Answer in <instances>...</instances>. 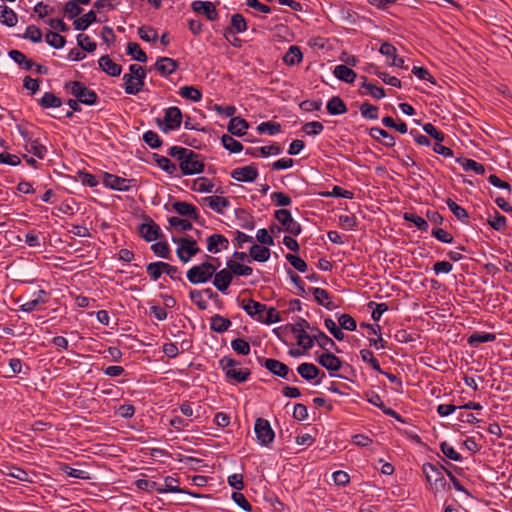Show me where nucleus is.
Returning <instances> with one entry per match:
<instances>
[{"label": "nucleus", "instance_id": "obj_58", "mask_svg": "<svg viewBox=\"0 0 512 512\" xmlns=\"http://www.w3.org/2000/svg\"><path fill=\"white\" fill-rule=\"evenodd\" d=\"M259 133H268L269 135L278 134L281 131V124L275 121H266L258 125Z\"/></svg>", "mask_w": 512, "mask_h": 512}, {"label": "nucleus", "instance_id": "obj_17", "mask_svg": "<svg viewBox=\"0 0 512 512\" xmlns=\"http://www.w3.org/2000/svg\"><path fill=\"white\" fill-rule=\"evenodd\" d=\"M138 231L147 242H152L158 239L161 235V229L151 218L146 217V222L142 223Z\"/></svg>", "mask_w": 512, "mask_h": 512}, {"label": "nucleus", "instance_id": "obj_51", "mask_svg": "<svg viewBox=\"0 0 512 512\" xmlns=\"http://www.w3.org/2000/svg\"><path fill=\"white\" fill-rule=\"evenodd\" d=\"M192 189L201 193H211L214 189L213 182L206 177L195 179Z\"/></svg>", "mask_w": 512, "mask_h": 512}, {"label": "nucleus", "instance_id": "obj_27", "mask_svg": "<svg viewBox=\"0 0 512 512\" xmlns=\"http://www.w3.org/2000/svg\"><path fill=\"white\" fill-rule=\"evenodd\" d=\"M281 152V148L277 143H273L268 146L256 147V148H247L245 153L252 157H267L270 155H278Z\"/></svg>", "mask_w": 512, "mask_h": 512}, {"label": "nucleus", "instance_id": "obj_47", "mask_svg": "<svg viewBox=\"0 0 512 512\" xmlns=\"http://www.w3.org/2000/svg\"><path fill=\"white\" fill-rule=\"evenodd\" d=\"M163 493H185L183 488L179 487V480L173 476H166L164 478V487L162 486Z\"/></svg>", "mask_w": 512, "mask_h": 512}, {"label": "nucleus", "instance_id": "obj_55", "mask_svg": "<svg viewBox=\"0 0 512 512\" xmlns=\"http://www.w3.org/2000/svg\"><path fill=\"white\" fill-rule=\"evenodd\" d=\"M138 35L145 42H156L158 40L157 30L152 26L139 27Z\"/></svg>", "mask_w": 512, "mask_h": 512}, {"label": "nucleus", "instance_id": "obj_22", "mask_svg": "<svg viewBox=\"0 0 512 512\" xmlns=\"http://www.w3.org/2000/svg\"><path fill=\"white\" fill-rule=\"evenodd\" d=\"M201 205L208 206L213 211L223 214L224 210L229 207L230 202L222 196H207L201 199Z\"/></svg>", "mask_w": 512, "mask_h": 512}, {"label": "nucleus", "instance_id": "obj_2", "mask_svg": "<svg viewBox=\"0 0 512 512\" xmlns=\"http://www.w3.org/2000/svg\"><path fill=\"white\" fill-rule=\"evenodd\" d=\"M65 88L81 104L92 106L95 105L99 100L97 93L93 89L88 88L83 82L70 81L65 84Z\"/></svg>", "mask_w": 512, "mask_h": 512}, {"label": "nucleus", "instance_id": "obj_23", "mask_svg": "<svg viewBox=\"0 0 512 512\" xmlns=\"http://www.w3.org/2000/svg\"><path fill=\"white\" fill-rule=\"evenodd\" d=\"M154 67L162 76L167 77L177 70L178 62L169 57H159Z\"/></svg>", "mask_w": 512, "mask_h": 512}, {"label": "nucleus", "instance_id": "obj_20", "mask_svg": "<svg viewBox=\"0 0 512 512\" xmlns=\"http://www.w3.org/2000/svg\"><path fill=\"white\" fill-rule=\"evenodd\" d=\"M207 251L212 254H217L221 250H226L229 247V240L222 234H212L207 239Z\"/></svg>", "mask_w": 512, "mask_h": 512}, {"label": "nucleus", "instance_id": "obj_59", "mask_svg": "<svg viewBox=\"0 0 512 512\" xmlns=\"http://www.w3.org/2000/svg\"><path fill=\"white\" fill-rule=\"evenodd\" d=\"M231 347L237 354L243 356L248 355L251 350L249 342L243 338H236L232 340Z\"/></svg>", "mask_w": 512, "mask_h": 512}, {"label": "nucleus", "instance_id": "obj_43", "mask_svg": "<svg viewBox=\"0 0 512 512\" xmlns=\"http://www.w3.org/2000/svg\"><path fill=\"white\" fill-rule=\"evenodd\" d=\"M7 476L15 478L22 482H32L30 473L18 466H8L4 472Z\"/></svg>", "mask_w": 512, "mask_h": 512}, {"label": "nucleus", "instance_id": "obj_30", "mask_svg": "<svg viewBox=\"0 0 512 512\" xmlns=\"http://www.w3.org/2000/svg\"><path fill=\"white\" fill-rule=\"evenodd\" d=\"M333 73L336 78L349 84L353 83L357 77L354 70L343 64L337 65Z\"/></svg>", "mask_w": 512, "mask_h": 512}, {"label": "nucleus", "instance_id": "obj_31", "mask_svg": "<svg viewBox=\"0 0 512 512\" xmlns=\"http://www.w3.org/2000/svg\"><path fill=\"white\" fill-rule=\"evenodd\" d=\"M38 104L43 109L60 108L63 104L62 99L53 92H45L43 96L38 99Z\"/></svg>", "mask_w": 512, "mask_h": 512}, {"label": "nucleus", "instance_id": "obj_3", "mask_svg": "<svg viewBox=\"0 0 512 512\" xmlns=\"http://www.w3.org/2000/svg\"><path fill=\"white\" fill-rule=\"evenodd\" d=\"M240 361L229 356H224L219 360V366L225 371L226 378L235 383H243L248 380L251 371L249 369H237Z\"/></svg>", "mask_w": 512, "mask_h": 512}, {"label": "nucleus", "instance_id": "obj_14", "mask_svg": "<svg viewBox=\"0 0 512 512\" xmlns=\"http://www.w3.org/2000/svg\"><path fill=\"white\" fill-rule=\"evenodd\" d=\"M191 9L198 14H203L209 21H217L219 13L211 1L195 0L191 3Z\"/></svg>", "mask_w": 512, "mask_h": 512}, {"label": "nucleus", "instance_id": "obj_42", "mask_svg": "<svg viewBox=\"0 0 512 512\" xmlns=\"http://www.w3.org/2000/svg\"><path fill=\"white\" fill-rule=\"evenodd\" d=\"M226 266L230 269L232 275L249 276L253 272L252 267L241 264L236 260H228L226 262Z\"/></svg>", "mask_w": 512, "mask_h": 512}, {"label": "nucleus", "instance_id": "obj_12", "mask_svg": "<svg viewBox=\"0 0 512 512\" xmlns=\"http://www.w3.org/2000/svg\"><path fill=\"white\" fill-rule=\"evenodd\" d=\"M306 328L310 329V324L308 321L302 319L301 322H297L291 326V332L297 338V344L304 350H309L313 347V338H310V335L305 331Z\"/></svg>", "mask_w": 512, "mask_h": 512}, {"label": "nucleus", "instance_id": "obj_37", "mask_svg": "<svg viewBox=\"0 0 512 512\" xmlns=\"http://www.w3.org/2000/svg\"><path fill=\"white\" fill-rule=\"evenodd\" d=\"M303 60V54L300 47L292 45L283 56V61L286 65L294 66Z\"/></svg>", "mask_w": 512, "mask_h": 512}, {"label": "nucleus", "instance_id": "obj_10", "mask_svg": "<svg viewBox=\"0 0 512 512\" xmlns=\"http://www.w3.org/2000/svg\"><path fill=\"white\" fill-rule=\"evenodd\" d=\"M103 184L112 190L127 192L137 186L136 179H126L118 175L105 172L103 174Z\"/></svg>", "mask_w": 512, "mask_h": 512}, {"label": "nucleus", "instance_id": "obj_50", "mask_svg": "<svg viewBox=\"0 0 512 512\" xmlns=\"http://www.w3.org/2000/svg\"><path fill=\"white\" fill-rule=\"evenodd\" d=\"M181 97L189 99L193 102H199L202 99V93L194 86H183L179 90Z\"/></svg>", "mask_w": 512, "mask_h": 512}, {"label": "nucleus", "instance_id": "obj_24", "mask_svg": "<svg viewBox=\"0 0 512 512\" xmlns=\"http://www.w3.org/2000/svg\"><path fill=\"white\" fill-rule=\"evenodd\" d=\"M309 290L317 304L324 306L328 310H334L338 307L334 302L330 301L331 295L327 290L318 287H312Z\"/></svg>", "mask_w": 512, "mask_h": 512}, {"label": "nucleus", "instance_id": "obj_7", "mask_svg": "<svg viewBox=\"0 0 512 512\" xmlns=\"http://www.w3.org/2000/svg\"><path fill=\"white\" fill-rule=\"evenodd\" d=\"M259 361L261 365H263L273 375L291 380L292 382L299 381L295 373L283 362L271 358H262L259 359Z\"/></svg>", "mask_w": 512, "mask_h": 512}, {"label": "nucleus", "instance_id": "obj_44", "mask_svg": "<svg viewBox=\"0 0 512 512\" xmlns=\"http://www.w3.org/2000/svg\"><path fill=\"white\" fill-rule=\"evenodd\" d=\"M457 161L462 165L465 171H473L479 175H483L485 173L484 165L473 159L459 158Z\"/></svg>", "mask_w": 512, "mask_h": 512}, {"label": "nucleus", "instance_id": "obj_61", "mask_svg": "<svg viewBox=\"0 0 512 512\" xmlns=\"http://www.w3.org/2000/svg\"><path fill=\"white\" fill-rule=\"evenodd\" d=\"M163 266L162 261L149 263L146 267L147 274L152 280L157 281L163 274Z\"/></svg>", "mask_w": 512, "mask_h": 512}, {"label": "nucleus", "instance_id": "obj_6", "mask_svg": "<svg viewBox=\"0 0 512 512\" xmlns=\"http://www.w3.org/2000/svg\"><path fill=\"white\" fill-rule=\"evenodd\" d=\"M179 168L182 175L200 174L205 168L203 156L191 149H188L187 154L179 161Z\"/></svg>", "mask_w": 512, "mask_h": 512}, {"label": "nucleus", "instance_id": "obj_53", "mask_svg": "<svg viewBox=\"0 0 512 512\" xmlns=\"http://www.w3.org/2000/svg\"><path fill=\"white\" fill-rule=\"evenodd\" d=\"M135 485L139 490L142 491H157L159 494H162V485L158 484L156 481H151L147 479H138L135 481Z\"/></svg>", "mask_w": 512, "mask_h": 512}, {"label": "nucleus", "instance_id": "obj_9", "mask_svg": "<svg viewBox=\"0 0 512 512\" xmlns=\"http://www.w3.org/2000/svg\"><path fill=\"white\" fill-rule=\"evenodd\" d=\"M422 470L433 491L438 492L445 489L447 483L442 471L438 467L431 463H425Z\"/></svg>", "mask_w": 512, "mask_h": 512}, {"label": "nucleus", "instance_id": "obj_38", "mask_svg": "<svg viewBox=\"0 0 512 512\" xmlns=\"http://www.w3.org/2000/svg\"><path fill=\"white\" fill-rule=\"evenodd\" d=\"M0 22L7 27H14L18 22L17 14L8 6H0Z\"/></svg>", "mask_w": 512, "mask_h": 512}, {"label": "nucleus", "instance_id": "obj_8", "mask_svg": "<svg viewBox=\"0 0 512 512\" xmlns=\"http://www.w3.org/2000/svg\"><path fill=\"white\" fill-rule=\"evenodd\" d=\"M274 218L281 224L282 231L293 236L300 235L302 231L301 224L294 220L289 210L284 208L275 210Z\"/></svg>", "mask_w": 512, "mask_h": 512}, {"label": "nucleus", "instance_id": "obj_34", "mask_svg": "<svg viewBox=\"0 0 512 512\" xmlns=\"http://www.w3.org/2000/svg\"><path fill=\"white\" fill-rule=\"evenodd\" d=\"M97 21V16L94 10L88 11L83 16L74 19L73 26L75 30L84 31L86 30L92 23Z\"/></svg>", "mask_w": 512, "mask_h": 512}, {"label": "nucleus", "instance_id": "obj_32", "mask_svg": "<svg viewBox=\"0 0 512 512\" xmlns=\"http://www.w3.org/2000/svg\"><path fill=\"white\" fill-rule=\"evenodd\" d=\"M232 323L230 319L223 317L219 314H215L210 318V329L217 333H224L230 327Z\"/></svg>", "mask_w": 512, "mask_h": 512}, {"label": "nucleus", "instance_id": "obj_18", "mask_svg": "<svg viewBox=\"0 0 512 512\" xmlns=\"http://www.w3.org/2000/svg\"><path fill=\"white\" fill-rule=\"evenodd\" d=\"M213 285L222 293H226L232 283L233 275L228 267L215 271L213 275Z\"/></svg>", "mask_w": 512, "mask_h": 512}, {"label": "nucleus", "instance_id": "obj_33", "mask_svg": "<svg viewBox=\"0 0 512 512\" xmlns=\"http://www.w3.org/2000/svg\"><path fill=\"white\" fill-rule=\"evenodd\" d=\"M326 109L331 115H342L347 112V106L339 96H333L330 98L327 102Z\"/></svg>", "mask_w": 512, "mask_h": 512}, {"label": "nucleus", "instance_id": "obj_5", "mask_svg": "<svg viewBox=\"0 0 512 512\" xmlns=\"http://www.w3.org/2000/svg\"><path fill=\"white\" fill-rule=\"evenodd\" d=\"M183 116L180 108L176 106L168 107L164 110V118H157L158 128L165 134L180 128Z\"/></svg>", "mask_w": 512, "mask_h": 512}, {"label": "nucleus", "instance_id": "obj_49", "mask_svg": "<svg viewBox=\"0 0 512 512\" xmlns=\"http://www.w3.org/2000/svg\"><path fill=\"white\" fill-rule=\"evenodd\" d=\"M82 12L83 9L74 0H69L63 6L64 16L68 19H76Z\"/></svg>", "mask_w": 512, "mask_h": 512}, {"label": "nucleus", "instance_id": "obj_36", "mask_svg": "<svg viewBox=\"0 0 512 512\" xmlns=\"http://www.w3.org/2000/svg\"><path fill=\"white\" fill-rule=\"evenodd\" d=\"M153 160L156 162L157 166L164 170L167 174L174 176L178 170L176 164L171 162V160L165 156L159 155L157 153H153Z\"/></svg>", "mask_w": 512, "mask_h": 512}, {"label": "nucleus", "instance_id": "obj_63", "mask_svg": "<svg viewBox=\"0 0 512 512\" xmlns=\"http://www.w3.org/2000/svg\"><path fill=\"white\" fill-rule=\"evenodd\" d=\"M360 112L364 118L372 120L378 119V107L370 104L369 102H364L361 104Z\"/></svg>", "mask_w": 512, "mask_h": 512}, {"label": "nucleus", "instance_id": "obj_52", "mask_svg": "<svg viewBox=\"0 0 512 512\" xmlns=\"http://www.w3.org/2000/svg\"><path fill=\"white\" fill-rule=\"evenodd\" d=\"M403 218L407 222L413 223L420 231H422V232L428 231V228H429L428 222L424 218L416 215L415 213L406 212V213H404Z\"/></svg>", "mask_w": 512, "mask_h": 512}, {"label": "nucleus", "instance_id": "obj_35", "mask_svg": "<svg viewBox=\"0 0 512 512\" xmlns=\"http://www.w3.org/2000/svg\"><path fill=\"white\" fill-rule=\"evenodd\" d=\"M495 340H496V335L494 333L474 332L468 337L467 343L471 347H478V345L481 343L493 342Z\"/></svg>", "mask_w": 512, "mask_h": 512}, {"label": "nucleus", "instance_id": "obj_41", "mask_svg": "<svg viewBox=\"0 0 512 512\" xmlns=\"http://www.w3.org/2000/svg\"><path fill=\"white\" fill-rule=\"evenodd\" d=\"M172 208L179 215L188 217L189 219L191 216L195 217V211L197 210L196 206L185 201H176L172 203Z\"/></svg>", "mask_w": 512, "mask_h": 512}, {"label": "nucleus", "instance_id": "obj_39", "mask_svg": "<svg viewBox=\"0 0 512 512\" xmlns=\"http://www.w3.org/2000/svg\"><path fill=\"white\" fill-rule=\"evenodd\" d=\"M8 55L24 70H31L35 66V62L19 50H10Z\"/></svg>", "mask_w": 512, "mask_h": 512}, {"label": "nucleus", "instance_id": "obj_57", "mask_svg": "<svg viewBox=\"0 0 512 512\" xmlns=\"http://www.w3.org/2000/svg\"><path fill=\"white\" fill-rule=\"evenodd\" d=\"M495 215L492 219L488 220V224L496 231L503 232L507 228V219L505 216L500 214L497 210H494Z\"/></svg>", "mask_w": 512, "mask_h": 512}, {"label": "nucleus", "instance_id": "obj_25", "mask_svg": "<svg viewBox=\"0 0 512 512\" xmlns=\"http://www.w3.org/2000/svg\"><path fill=\"white\" fill-rule=\"evenodd\" d=\"M99 67L102 71L112 77H117L122 72V66L115 63L108 55H103L98 60Z\"/></svg>", "mask_w": 512, "mask_h": 512}, {"label": "nucleus", "instance_id": "obj_11", "mask_svg": "<svg viewBox=\"0 0 512 512\" xmlns=\"http://www.w3.org/2000/svg\"><path fill=\"white\" fill-rule=\"evenodd\" d=\"M254 431L260 445L269 446L274 441L275 433L267 419L257 418Z\"/></svg>", "mask_w": 512, "mask_h": 512}, {"label": "nucleus", "instance_id": "obj_15", "mask_svg": "<svg viewBox=\"0 0 512 512\" xmlns=\"http://www.w3.org/2000/svg\"><path fill=\"white\" fill-rule=\"evenodd\" d=\"M258 175V168L255 164L237 167L231 171V177L239 182H253Z\"/></svg>", "mask_w": 512, "mask_h": 512}, {"label": "nucleus", "instance_id": "obj_60", "mask_svg": "<svg viewBox=\"0 0 512 512\" xmlns=\"http://www.w3.org/2000/svg\"><path fill=\"white\" fill-rule=\"evenodd\" d=\"M143 141L152 149L161 147L163 143L160 136L152 130H149L143 134Z\"/></svg>", "mask_w": 512, "mask_h": 512}, {"label": "nucleus", "instance_id": "obj_62", "mask_svg": "<svg viewBox=\"0 0 512 512\" xmlns=\"http://www.w3.org/2000/svg\"><path fill=\"white\" fill-rule=\"evenodd\" d=\"M286 260L291 264L297 271L304 273L307 271V263L299 256L288 253L285 255Z\"/></svg>", "mask_w": 512, "mask_h": 512}, {"label": "nucleus", "instance_id": "obj_16", "mask_svg": "<svg viewBox=\"0 0 512 512\" xmlns=\"http://www.w3.org/2000/svg\"><path fill=\"white\" fill-rule=\"evenodd\" d=\"M310 330L313 333L312 335H310V338H313V343L316 341L319 347H321L325 351L334 350L338 353L340 352V349L338 348L336 343L319 328L311 327Z\"/></svg>", "mask_w": 512, "mask_h": 512}, {"label": "nucleus", "instance_id": "obj_13", "mask_svg": "<svg viewBox=\"0 0 512 512\" xmlns=\"http://www.w3.org/2000/svg\"><path fill=\"white\" fill-rule=\"evenodd\" d=\"M239 306L252 318L261 322V317L263 318L265 310H267V305L257 302L251 298L248 299H240L237 298Z\"/></svg>", "mask_w": 512, "mask_h": 512}, {"label": "nucleus", "instance_id": "obj_29", "mask_svg": "<svg viewBox=\"0 0 512 512\" xmlns=\"http://www.w3.org/2000/svg\"><path fill=\"white\" fill-rule=\"evenodd\" d=\"M369 135L377 141H380L385 147H393L395 145V138L386 130L379 127H372Z\"/></svg>", "mask_w": 512, "mask_h": 512}, {"label": "nucleus", "instance_id": "obj_28", "mask_svg": "<svg viewBox=\"0 0 512 512\" xmlns=\"http://www.w3.org/2000/svg\"><path fill=\"white\" fill-rule=\"evenodd\" d=\"M248 127V122L245 119L233 116L228 123L227 129L231 135L242 137L246 134Z\"/></svg>", "mask_w": 512, "mask_h": 512}, {"label": "nucleus", "instance_id": "obj_40", "mask_svg": "<svg viewBox=\"0 0 512 512\" xmlns=\"http://www.w3.org/2000/svg\"><path fill=\"white\" fill-rule=\"evenodd\" d=\"M250 257L258 262H266L270 258V249L266 246L253 244L249 249Z\"/></svg>", "mask_w": 512, "mask_h": 512}, {"label": "nucleus", "instance_id": "obj_48", "mask_svg": "<svg viewBox=\"0 0 512 512\" xmlns=\"http://www.w3.org/2000/svg\"><path fill=\"white\" fill-rule=\"evenodd\" d=\"M127 54L132 56V58L138 62H146L147 55L142 50L140 45L136 42H129L127 45Z\"/></svg>", "mask_w": 512, "mask_h": 512}, {"label": "nucleus", "instance_id": "obj_26", "mask_svg": "<svg viewBox=\"0 0 512 512\" xmlns=\"http://www.w3.org/2000/svg\"><path fill=\"white\" fill-rule=\"evenodd\" d=\"M298 374L307 381H312L316 379L319 374H321L323 377L325 376V373L322 372L315 364L313 363H301L297 367Z\"/></svg>", "mask_w": 512, "mask_h": 512}, {"label": "nucleus", "instance_id": "obj_54", "mask_svg": "<svg viewBox=\"0 0 512 512\" xmlns=\"http://www.w3.org/2000/svg\"><path fill=\"white\" fill-rule=\"evenodd\" d=\"M361 359L368 363L373 370H375L378 373H384V371L381 369L379 361L374 357L373 352L369 349H362L360 351Z\"/></svg>", "mask_w": 512, "mask_h": 512}, {"label": "nucleus", "instance_id": "obj_4", "mask_svg": "<svg viewBox=\"0 0 512 512\" xmlns=\"http://www.w3.org/2000/svg\"><path fill=\"white\" fill-rule=\"evenodd\" d=\"M172 240L178 244L176 254L182 263H188L201 251L197 241L189 235L179 238L173 237Z\"/></svg>", "mask_w": 512, "mask_h": 512}, {"label": "nucleus", "instance_id": "obj_56", "mask_svg": "<svg viewBox=\"0 0 512 512\" xmlns=\"http://www.w3.org/2000/svg\"><path fill=\"white\" fill-rule=\"evenodd\" d=\"M45 40L50 46H52L56 49H60V48L64 47V45L66 43V39L64 36L60 35L57 32H52V31H48L46 33Z\"/></svg>", "mask_w": 512, "mask_h": 512}, {"label": "nucleus", "instance_id": "obj_45", "mask_svg": "<svg viewBox=\"0 0 512 512\" xmlns=\"http://www.w3.org/2000/svg\"><path fill=\"white\" fill-rule=\"evenodd\" d=\"M223 147L231 153H239L243 150V145L238 140L234 139L232 135L223 134L221 137Z\"/></svg>", "mask_w": 512, "mask_h": 512}, {"label": "nucleus", "instance_id": "obj_21", "mask_svg": "<svg viewBox=\"0 0 512 512\" xmlns=\"http://www.w3.org/2000/svg\"><path fill=\"white\" fill-rule=\"evenodd\" d=\"M316 360L328 371H339L342 367L341 359L331 353V351H326L325 353L319 355Z\"/></svg>", "mask_w": 512, "mask_h": 512}, {"label": "nucleus", "instance_id": "obj_19", "mask_svg": "<svg viewBox=\"0 0 512 512\" xmlns=\"http://www.w3.org/2000/svg\"><path fill=\"white\" fill-rule=\"evenodd\" d=\"M248 29L247 21L240 13L231 16L230 24L224 30V36L228 39L230 34H240Z\"/></svg>", "mask_w": 512, "mask_h": 512}, {"label": "nucleus", "instance_id": "obj_64", "mask_svg": "<svg viewBox=\"0 0 512 512\" xmlns=\"http://www.w3.org/2000/svg\"><path fill=\"white\" fill-rule=\"evenodd\" d=\"M77 43L84 51L89 53L94 52L96 50L97 44L90 39V37L86 34H79L77 36Z\"/></svg>", "mask_w": 512, "mask_h": 512}, {"label": "nucleus", "instance_id": "obj_1", "mask_svg": "<svg viewBox=\"0 0 512 512\" xmlns=\"http://www.w3.org/2000/svg\"><path fill=\"white\" fill-rule=\"evenodd\" d=\"M218 266L212 262L204 261L198 265L192 266L186 273L187 279L191 284H202L210 281L215 274Z\"/></svg>", "mask_w": 512, "mask_h": 512}, {"label": "nucleus", "instance_id": "obj_46", "mask_svg": "<svg viewBox=\"0 0 512 512\" xmlns=\"http://www.w3.org/2000/svg\"><path fill=\"white\" fill-rule=\"evenodd\" d=\"M446 204L448 206V208L450 209V211L454 214V216L460 220L461 222L463 223H466L468 218H469V214L467 212L466 209H464L463 207H461L460 205H458L455 201H453L451 198H448L446 200Z\"/></svg>", "mask_w": 512, "mask_h": 512}]
</instances>
